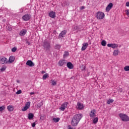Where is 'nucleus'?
<instances>
[{
  "instance_id": "obj_46",
  "label": "nucleus",
  "mask_w": 129,
  "mask_h": 129,
  "mask_svg": "<svg viewBox=\"0 0 129 129\" xmlns=\"http://www.w3.org/2000/svg\"><path fill=\"white\" fill-rule=\"evenodd\" d=\"M30 95H33V94H35V93L32 92L30 93Z\"/></svg>"
},
{
  "instance_id": "obj_40",
  "label": "nucleus",
  "mask_w": 129,
  "mask_h": 129,
  "mask_svg": "<svg viewBox=\"0 0 129 129\" xmlns=\"http://www.w3.org/2000/svg\"><path fill=\"white\" fill-rule=\"evenodd\" d=\"M22 93V90H19L16 92V94H21Z\"/></svg>"
},
{
  "instance_id": "obj_27",
  "label": "nucleus",
  "mask_w": 129,
  "mask_h": 129,
  "mask_svg": "<svg viewBox=\"0 0 129 129\" xmlns=\"http://www.w3.org/2000/svg\"><path fill=\"white\" fill-rule=\"evenodd\" d=\"M69 55V52L68 51H64L63 54V58H66Z\"/></svg>"
},
{
  "instance_id": "obj_18",
  "label": "nucleus",
  "mask_w": 129,
  "mask_h": 129,
  "mask_svg": "<svg viewBox=\"0 0 129 129\" xmlns=\"http://www.w3.org/2000/svg\"><path fill=\"white\" fill-rule=\"evenodd\" d=\"M66 33H67V31L66 30H63L62 31L59 35L58 38L61 39V38H63L65 35H66Z\"/></svg>"
},
{
  "instance_id": "obj_11",
  "label": "nucleus",
  "mask_w": 129,
  "mask_h": 129,
  "mask_svg": "<svg viewBox=\"0 0 129 129\" xmlns=\"http://www.w3.org/2000/svg\"><path fill=\"white\" fill-rule=\"evenodd\" d=\"M67 63V61L64 59L60 60L58 61V65L59 66H60V67L65 66Z\"/></svg>"
},
{
  "instance_id": "obj_48",
  "label": "nucleus",
  "mask_w": 129,
  "mask_h": 129,
  "mask_svg": "<svg viewBox=\"0 0 129 129\" xmlns=\"http://www.w3.org/2000/svg\"><path fill=\"white\" fill-rule=\"evenodd\" d=\"M26 43L28 44V45H30V42H29V41H27Z\"/></svg>"
},
{
  "instance_id": "obj_5",
  "label": "nucleus",
  "mask_w": 129,
  "mask_h": 129,
  "mask_svg": "<svg viewBox=\"0 0 129 129\" xmlns=\"http://www.w3.org/2000/svg\"><path fill=\"white\" fill-rule=\"evenodd\" d=\"M0 64H8V58L5 56L0 57Z\"/></svg>"
},
{
  "instance_id": "obj_37",
  "label": "nucleus",
  "mask_w": 129,
  "mask_h": 129,
  "mask_svg": "<svg viewBox=\"0 0 129 129\" xmlns=\"http://www.w3.org/2000/svg\"><path fill=\"white\" fill-rule=\"evenodd\" d=\"M52 85H53V86L57 85V82H56V81H52Z\"/></svg>"
},
{
  "instance_id": "obj_25",
  "label": "nucleus",
  "mask_w": 129,
  "mask_h": 129,
  "mask_svg": "<svg viewBox=\"0 0 129 129\" xmlns=\"http://www.w3.org/2000/svg\"><path fill=\"white\" fill-rule=\"evenodd\" d=\"M93 122L94 124H96L97 122H98V117H96L93 119Z\"/></svg>"
},
{
  "instance_id": "obj_6",
  "label": "nucleus",
  "mask_w": 129,
  "mask_h": 129,
  "mask_svg": "<svg viewBox=\"0 0 129 129\" xmlns=\"http://www.w3.org/2000/svg\"><path fill=\"white\" fill-rule=\"evenodd\" d=\"M43 46L46 50H49L50 48H51V46L50 45V43L47 41H44L43 42Z\"/></svg>"
},
{
  "instance_id": "obj_31",
  "label": "nucleus",
  "mask_w": 129,
  "mask_h": 129,
  "mask_svg": "<svg viewBox=\"0 0 129 129\" xmlns=\"http://www.w3.org/2000/svg\"><path fill=\"white\" fill-rule=\"evenodd\" d=\"M55 49H57V50H60V49H61V45L60 44H56Z\"/></svg>"
},
{
  "instance_id": "obj_12",
  "label": "nucleus",
  "mask_w": 129,
  "mask_h": 129,
  "mask_svg": "<svg viewBox=\"0 0 129 129\" xmlns=\"http://www.w3.org/2000/svg\"><path fill=\"white\" fill-rule=\"evenodd\" d=\"M107 46L109 47V48H112L113 49H116V48L118 47V45L115 43H109L107 44Z\"/></svg>"
},
{
  "instance_id": "obj_43",
  "label": "nucleus",
  "mask_w": 129,
  "mask_h": 129,
  "mask_svg": "<svg viewBox=\"0 0 129 129\" xmlns=\"http://www.w3.org/2000/svg\"><path fill=\"white\" fill-rule=\"evenodd\" d=\"M85 8V7H84V6H82L80 7V10H84Z\"/></svg>"
},
{
  "instance_id": "obj_34",
  "label": "nucleus",
  "mask_w": 129,
  "mask_h": 129,
  "mask_svg": "<svg viewBox=\"0 0 129 129\" xmlns=\"http://www.w3.org/2000/svg\"><path fill=\"white\" fill-rule=\"evenodd\" d=\"M124 71H129V66H125L124 68Z\"/></svg>"
},
{
  "instance_id": "obj_30",
  "label": "nucleus",
  "mask_w": 129,
  "mask_h": 129,
  "mask_svg": "<svg viewBox=\"0 0 129 129\" xmlns=\"http://www.w3.org/2000/svg\"><path fill=\"white\" fill-rule=\"evenodd\" d=\"M6 69H7V66H3L0 70L1 71H2V72H4V71H5Z\"/></svg>"
},
{
  "instance_id": "obj_36",
  "label": "nucleus",
  "mask_w": 129,
  "mask_h": 129,
  "mask_svg": "<svg viewBox=\"0 0 129 129\" xmlns=\"http://www.w3.org/2000/svg\"><path fill=\"white\" fill-rule=\"evenodd\" d=\"M42 105H43V102H41L39 103H38V104L37 105V107L40 108L41 106H42Z\"/></svg>"
},
{
  "instance_id": "obj_38",
  "label": "nucleus",
  "mask_w": 129,
  "mask_h": 129,
  "mask_svg": "<svg viewBox=\"0 0 129 129\" xmlns=\"http://www.w3.org/2000/svg\"><path fill=\"white\" fill-rule=\"evenodd\" d=\"M17 51V47H13L12 49V52H16Z\"/></svg>"
},
{
  "instance_id": "obj_8",
  "label": "nucleus",
  "mask_w": 129,
  "mask_h": 129,
  "mask_svg": "<svg viewBox=\"0 0 129 129\" xmlns=\"http://www.w3.org/2000/svg\"><path fill=\"white\" fill-rule=\"evenodd\" d=\"M31 18L32 16L30 14H25L22 17V19L24 20L25 22H27V21L31 20Z\"/></svg>"
},
{
  "instance_id": "obj_28",
  "label": "nucleus",
  "mask_w": 129,
  "mask_h": 129,
  "mask_svg": "<svg viewBox=\"0 0 129 129\" xmlns=\"http://www.w3.org/2000/svg\"><path fill=\"white\" fill-rule=\"evenodd\" d=\"M52 120H53L54 122H58L60 120V118H53Z\"/></svg>"
},
{
  "instance_id": "obj_41",
  "label": "nucleus",
  "mask_w": 129,
  "mask_h": 129,
  "mask_svg": "<svg viewBox=\"0 0 129 129\" xmlns=\"http://www.w3.org/2000/svg\"><path fill=\"white\" fill-rule=\"evenodd\" d=\"M78 26H74V28H73V30H74V31H75V30H78Z\"/></svg>"
},
{
  "instance_id": "obj_26",
  "label": "nucleus",
  "mask_w": 129,
  "mask_h": 129,
  "mask_svg": "<svg viewBox=\"0 0 129 129\" xmlns=\"http://www.w3.org/2000/svg\"><path fill=\"white\" fill-rule=\"evenodd\" d=\"M33 117H34V114L32 113H29L28 114V119L31 120Z\"/></svg>"
},
{
  "instance_id": "obj_22",
  "label": "nucleus",
  "mask_w": 129,
  "mask_h": 129,
  "mask_svg": "<svg viewBox=\"0 0 129 129\" xmlns=\"http://www.w3.org/2000/svg\"><path fill=\"white\" fill-rule=\"evenodd\" d=\"M70 3L69 2H67V1H64L61 5L62 6V7H67V6H69Z\"/></svg>"
},
{
  "instance_id": "obj_19",
  "label": "nucleus",
  "mask_w": 129,
  "mask_h": 129,
  "mask_svg": "<svg viewBox=\"0 0 129 129\" xmlns=\"http://www.w3.org/2000/svg\"><path fill=\"white\" fill-rule=\"evenodd\" d=\"M27 34V30L22 29L19 33L20 36H25Z\"/></svg>"
},
{
  "instance_id": "obj_7",
  "label": "nucleus",
  "mask_w": 129,
  "mask_h": 129,
  "mask_svg": "<svg viewBox=\"0 0 129 129\" xmlns=\"http://www.w3.org/2000/svg\"><path fill=\"white\" fill-rule=\"evenodd\" d=\"M30 106H31V103L30 102H27L23 108L21 109L22 111H26L28 110L30 108Z\"/></svg>"
},
{
  "instance_id": "obj_2",
  "label": "nucleus",
  "mask_w": 129,
  "mask_h": 129,
  "mask_svg": "<svg viewBox=\"0 0 129 129\" xmlns=\"http://www.w3.org/2000/svg\"><path fill=\"white\" fill-rule=\"evenodd\" d=\"M82 116L83 115L81 114H77L73 116L72 120V125L73 126H76L78 124V123L80 121V119L82 118Z\"/></svg>"
},
{
  "instance_id": "obj_21",
  "label": "nucleus",
  "mask_w": 129,
  "mask_h": 129,
  "mask_svg": "<svg viewBox=\"0 0 129 129\" xmlns=\"http://www.w3.org/2000/svg\"><path fill=\"white\" fill-rule=\"evenodd\" d=\"M67 66L69 69H73V64L70 62L67 63Z\"/></svg>"
},
{
  "instance_id": "obj_13",
  "label": "nucleus",
  "mask_w": 129,
  "mask_h": 129,
  "mask_svg": "<svg viewBox=\"0 0 129 129\" xmlns=\"http://www.w3.org/2000/svg\"><path fill=\"white\" fill-rule=\"evenodd\" d=\"M76 107L77 109H79L80 110H81L84 108V106L83 105V104H82V103L80 102H78Z\"/></svg>"
},
{
  "instance_id": "obj_3",
  "label": "nucleus",
  "mask_w": 129,
  "mask_h": 129,
  "mask_svg": "<svg viewBox=\"0 0 129 129\" xmlns=\"http://www.w3.org/2000/svg\"><path fill=\"white\" fill-rule=\"evenodd\" d=\"M104 17H105V15L102 12H98L96 14V18L97 20H102L104 19Z\"/></svg>"
},
{
  "instance_id": "obj_44",
  "label": "nucleus",
  "mask_w": 129,
  "mask_h": 129,
  "mask_svg": "<svg viewBox=\"0 0 129 129\" xmlns=\"http://www.w3.org/2000/svg\"><path fill=\"white\" fill-rule=\"evenodd\" d=\"M126 7H129V2L126 3Z\"/></svg>"
},
{
  "instance_id": "obj_17",
  "label": "nucleus",
  "mask_w": 129,
  "mask_h": 129,
  "mask_svg": "<svg viewBox=\"0 0 129 129\" xmlns=\"http://www.w3.org/2000/svg\"><path fill=\"white\" fill-rule=\"evenodd\" d=\"M87 47H88V43L85 42L83 44L81 50L82 51H85V50H86V48H87Z\"/></svg>"
},
{
  "instance_id": "obj_14",
  "label": "nucleus",
  "mask_w": 129,
  "mask_h": 129,
  "mask_svg": "<svg viewBox=\"0 0 129 129\" xmlns=\"http://www.w3.org/2000/svg\"><path fill=\"white\" fill-rule=\"evenodd\" d=\"M15 56L11 55L9 57V60H7V62L9 63H13V62L15 61Z\"/></svg>"
},
{
  "instance_id": "obj_16",
  "label": "nucleus",
  "mask_w": 129,
  "mask_h": 129,
  "mask_svg": "<svg viewBox=\"0 0 129 129\" xmlns=\"http://www.w3.org/2000/svg\"><path fill=\"white\" fill-rule=\"evenodd\" d=\"M26 65H28L30 67H33V66H35V63L32 60H29L27 61Z\"/></svg>"
},
{
  "instance_id": "obj_33",
  "label": "nucleus",
  "mask_w": 129,
  "mask_h": 129,
  "mask_svg": "<svg viewBox=\"0 0 129 129\" xmlns=\"http://www.w3.org/2000/svg\"><path fill=\"white\" fill-rule=\"evenodd\" d=\"M112 102H113V100L110 99L107 101V103H108V104H110V103H112Z\"/></svg>"
},
{
  "instance_id": "obj_39",
  "label": "nucleus",
  "mask_w": 129,
  "mask_h": 129,
  "mask_svg": "<svg viewBox=\"0 0 129 129\" xmlns=\"http://www.w3.org/2000/svg\"><path fill=\"white\" fill-rule=\"evenodd\" d=\"M126 15L127 17H129V10H127L125 11Z\"/></svg>"
},
{
  "instance_id": "obj_24",
  "label": "nucleus",
  "mask_w": 129,
  "mask_h": 129,
  "mask_svg": "<svg viewBox=\"0 0 129 129\" xmlns=\"http://www.w3.org/2000/svg\"><path fill=\"white\" fill-rule=\"evenodd\" d=\"M48 77H49V74H45L42 77V79L43 80H46V79H47V78H48Z\"/></svg>"
},
{
  "instance_id": "obj_49",
  "label": "nucleus",
  "mask_w": 129,
  "mask_h": 129,
  "mask_svg": "<svg viewBox=\"0 0 129 129\" xmlns=\"http://www.w3.org/2000/svg\"><path fill=\"white\" fill-rule=\"evenodd\" d=\"M17 82H18V83H20V81H17Z\"/></svg>"
},
{
  "instance_id": "obj_42",
  "label": "nucleus",
  "mask_w": 129,
  "mask_h": 129,
  "mask_svg": "<svg viewBox=\"0 0 129 129\" xmlns=\"http://www.w3.org/2000/svg\"><path fill=\"white\" fill-rule=\"evenodd\" d=\"M32 127H35L36 126V123L34 122L32 124Z\"/></svg>"
},
{
  "instance_id": "obj_32",
  "label": "nucleus",
  "mask_w": 129,
  "mask_h": 129,
  "mask_svg": "<svg viewBox=\"0 0 129 129\" xmlns=\"http://www.w3.org/2000/svg\"><path fill=\"white\" fill-rule=\"evenodd\" d=\"M102 46H106V41L105 40H103L101 42Z\"/></svg>"
},
{
  "instance_id": "obj_47",
  "label": "nucleus",
  "mask_w": 129,
  "mask_h": 129,
  "mask_svg": "<svg viewBox=\"0 0 129 129\" xmlns=\"http://www.w3.org/2000/svg\"><path fill=\"white\" fill-rule=\"evenodd\" d=\"M41 73H42V74H44V73H46V72H45V71H42L41 72Z\"/></svg>"
},
{
  "instance_id": "obj_35",
  "label": "nucleus",
  "mask_w": 129,
  "mask_h": 129,
  "mask_svg": "<svg viewBox=\"0 0 129 129\" xmlns=\"http://www.w3.org/2000/svg\"><path fill=\"white\" fill-rule=\"evenodd\" d=\"M5 108H6V107H5L4 105L0 106V111H3V110H5Z\"/></svg>"
},
{
  "instance_id": "obj_9",
  "label": "nucleus",
  "mask_w": 129,
  "mask_h": 129,
  "mask_svg": "<svg viewBox=\"0 0 129 129\" xmlns=\"http://www.w3.org/2000/svg\"><path fill=\"white\" fill-rule=\"evenodd\" d=\"M68 105V102H66L62 104L61 105V107L59 108L60 110H61L62 111H64L66 108H67V106Z\"/></svg>"
},
{
  "instance_id": "obj_50",
  "label": "nucleus",
  "mask_w": 129,
  "mask_h": 129,
  "mask_svg": "<svg viewBox=\"0 0 129 129\" xmlns=\"http://www.w3.org/2000/svg\"><path fill=\"white\" fill-rule=\"evenodd\" d=\"M127 121H129V117H128V120H127Z\"/></svg>"
},
{
  "instance_id": "obj_45",
  "label": "nucleus",
  "mask_w": 129,
  "mask_h": 129,
  "mask_svg": "<svg viewBox=\"0 0 129 129\" xmlns=\"http://www.w3.org/2000/svg\"><path fill=\"white\" fill-rule=\"evenodd\" d=\"M80 29H81V26H78V30H80Z\"/></svg>"
},
{
  "instance_id": "obj_1",
  "label": "nucleus",
  "mask_w": 129,
  "mask_h": 129,
  "mask_svg": "<svg viewBox=\"0 0 129 129\" xmlns=\"http://www.w3.org/2000/svg\"><path fill=\"white\" fill-rule=\"evenodd\" d=\"M82 116L83 115L81 114H77L73 116L72 120V125L73 126H76L78 124V123L80 121V119L82 118Z\"/></svg>"
},
{
  "instance_id": "obj_4",
  "label": "nucleus",
  "mask_w": 129,
  "mask_h": 129,
  "mask_svg": "<svg viewBox=\"0 0 129 129\" xmlns=\"http://www.w3.org/2000/svg\"><path fill=\"white\" fill-rule=\"evenodd\" d=\"M119 116L122 121H127L128 120V116L125 114L120 113Z\"/></svg>"
},
{
  "instance_id": "obj_29",
  "label": "nucleus",
  "mask_w": 129,
  "mask_h": 129,
  "mask_svg": "<svg viewBox=\"0 0 129 129\" xmlns=\"http://www.w3.org/2000/svg\"><path fill=\"white\" fill-rule=\"evenodd\" d=\"M118 50H115L113 52V55L114 56H117V55H118Z\"/></svg>"
},
{
  "instance_id": "obj_23",
  "label": "nucleus",
  "mask_w": 129,
  "mask_h": 129,
  "mask_svg": "<svg viewBox=\"0 0 129 129\" xmlns=\"http://www.w3.org/2000/svg\"><path fill=\"white\" fill-rule=\"evenodd\" d=\"M8 110L9 111H14V106L12 105H9L7 107Z\"/></svg>"
},
{
  "instance_id": "obj_15",
  "label": "nucleus",
  "mask_w": 129,
  "mask_h": 129,
  "mask_svg": "<svg viewBox=\"0 0 129 129\" xmlns=\"http://www.w3.org/2000/svg\"><path fill=\"white\" fill-rule=\"evenodd\" d=\"M112 7H113V4L112 3H109L106 8V12H109L112 9Z\"/></svg>"
},
{
  "instance_id": "obj_10",
  "label": "nucleus",
  "mask_w": 129,
  "mask_h": 129,
  "mask_svg": "<svg viewBox=\"0 0 129 129\" xmlns=\"http://www.w3.org/2000/svg\"><path fill=\"white\" fill-rule=\"evenodd\" d=\"M90 116L91 118H94L96 116V110L95 109L92 110L90 112Z\"/></svg>"
},
{
  "instance_id": "obj_20",
  "label": "nucleus",
  "mask_w": 129,
  "mask_h": 129,
  "mask_svg": "<svg viewBox=\"0 0 129 129\" xmlns=\"http://www.w3.org/2000/svg\"><path fill=\"white\" fill-rule=\"evenodd\" d=\"M49 16L50 18H52V19H54L56 17V14L55 12L51 11L49 14Z\"/></svg>"
}]
</instances>
